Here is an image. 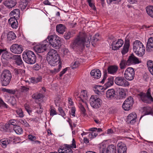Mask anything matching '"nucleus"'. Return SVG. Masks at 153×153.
Wrapping results in <instances>:
<instances>
[{"mask_svg": "<svg viewBox=\"0 0 153 153\" xmlns=\"http://www.w3.org/2000/svg\"><path fill=\"white\" fill-rule=\"evenodd\" d=\"M146 10L148 15L153 18V6H148L147 7Z\"/></svg>", "mask_w": 153, "mask_h": 153, "instance_id": "nucleus-42", "label": "nucleus"}, {"mask_svg": "<svg viewBox=\"0 0 153 153\" xmlns=\"http://www.w3.org/2000/svg\"><path fill=\"white\" fill-rule=\"evenodd\" d=\"M76 108L75 107H72L71 108V111L70 112V114L71 116L73 117H75V115Z\"/></svg>", "mask_w": 153, "mask_h": 153, "instance_id": "nucleus-60", "label": "nucleus"}, {"mask_svg": "<svg viewBox=\"0 0 153 153\" xmlns=\"http://www.w3.org/2000/svg\"><path fill=\"white\" fill-rule=\"evenodd\" d=\"M46 41H44L41 44L36 45L34 48V50L37 53H42L45 51L49 47L48 43H46Z\"/></svg>", "mask_w": 153, "mask_h": 153, "instance_id": "nucleus-12", "label": "nucleus"}, {"mask_svg": "<svg viewBox=\"0 0 153 153\" xmlns=\"http://www.w3.org/2000/svg\"><path fill=\"white\" fill-rule=\"evenodd\" d=\"M134 100L131 97H129L125 101L123 104V108L125 111H128L131 108Z\"/></svg>", "mask_w": 153, "mask_h": 153, "instance_id": "nucleus-13", "label": "nucleus"}, {"mask_svg": "<svg viewBox=\"0 0 153 153\" xmlns=\"http://www.w3.org/2000/svg\"><path fill=\"white\" fill-rule=\"evenodd\" d=\"M65 27L62 24H59L56 26V30L60 34H63L65 31Z\"/></svg>", "mask_w": 153, "mask_h": 153, "instance_id": "nucleus-33", "label": "nucleus"}, {"mask_svg": "<svg viewBox=\"0 0 153 153\" xmlns=\"http://www.w3.org/2000/svg\"><path fill=\"white\" fill-rule=\"evenodd\" d=\"M9 100V102L12 105H14L16 103V100L13 97H10Z\"/></svg>", "mask_w": 153, "mask_h": 153, "instance_id": "nucleus-59", "label": "nucleus"}, {"mask_svg": "<svg viewBox=\"0 0 153 153\" xmlns=\"http://www.w3.org/2000/svg\"><path fill=\"white\" fill-rule=\"evenodd\" d=\"M117 153H126V145L121 142H119L117 146Z\"/></svg>", "mask_w": 153, "mask_h": 153, "instance_id": "nucleus-19", "label": "nucleus"}, {"mask_svg": "<svg viewBox=\"0 0 153 153\" xmlns=\"http://www.w3.org/2000/svg\"><path fill=\"white\" fill-rule=\"evenodd\" d=\"M42 97V95L40 93H36L32 95L33 98L36 99H39Z\"/></svg>", "mask_w": 153, "mask_h": 153, "instance_id": "nucleus-58", "label": "nucleus"}, {"mask_svg": "<svg viewBox=\"0 0 153 153\" xmlns=\"http://www.w3.org/2000/svg\"><path fill=\"white\" fill-rule=\"evenodd\" d=\"M10 49L11 51L13 53L19 54L22 52L23 48L22 45L16 44L12 45L10 46Z\"/></svg>", "mask_w": 153, "mask_h": 153, "instance_id": "nucleus-14", "label": "nucleus"}, {"mask_svg": "<svg viewBox=\"0 0 153 153\" xmlns=\"http://www.w3.org/2000/svg\"><path fill=\"white\" fill-rule=\"evenodd\" d=\"M15 18H10L8 20V23L13 29H16L18 26L17 20Z\"/></svg>", "mask_w": 153, "mask_h": 153, "instance_id": "nucleus-24", "label": "nucleus"}, {"mask_svg": "<svg viewBox=\"0 0 153 153\" xmlns=\"http://www.w3.org/2000/svg\"><path fill=\"white\" fill-rule=\"evenodd\" d=\"M87 2H88L89 6L92 9L94 10H96V8L94 4L93 0H87Z\"/></svg>", "mask_w": 153, "mask_h": 153, "instance_id": "nucleus-51", "label": "nucleus"}, {"mask_svg": "<svg viewBox=\"0 0 153 153\" xmlns=\"http://www.w3.org/2000/svg\"><path fill=\"white\" fill-rule=\"evenodd\" d=\"M61 68V63H60L59 65L58 68H55L53 70H50L49 71L51 73L54 74L59 71Z\"/></svg>", "mask_w": 153, "mask_h": 153, "instance_id": "nucleus-47", "label": "nucleus"}, {"mask_svg": "<svg viewBox=\"0 0 153 153\" xmlns=\"http://www.w3.org/2000/svg\"><path fill=\"white\" fill-rule=\"evenodd\" d=\"M7 37L8 40L10 41L15 39L16 37V36L14 33L11 31L7 33Z\"/></svg>", "mask_w": 153, "mask_h": 153, "instance_id": "nucleus-37", "label": "nucleus"}, {"mask_svg": "<svg viewBox=\"0 0 153 153\" xmlns=\"http://www.w3.org/2000/svg\"><path fill=\"white\" fill-rule=\"evenodd\" d=\"M137 118V115L135 113H131L128 116L126 122L128 124H133L136 122Z\"/></svg>", "mask_w": 153, "mask_h": 153, "instance_id": "nucleus-17", "label": "nucleus"}, {"mask_svg": "<svg viewBox=\"0 0 153 153\" xmlns=\"http://www.w3.org/2000/svg\"><path fill=\"white\" fill-rule=\"evenodd\" d=\"M66 146H68L69 148L71 149H76V143L74 139L73 138L72 143L70 144H65Z\"/></svg>", "mask_w": 153, "mask_h": 153, "instance_id": "nucleus-48", "label": "nucleus"}, {"mask_svg": "<svg viewBox=\"0 0 153 153\" xmlns=\"http://www.w3.org/2000/svg\"><path fill=\"white\" fill-rule=\"evenodd\" d=\"M21 90L23 92H26L28 91L29 88L28 86H22L21 87Z\"/></svg>", "mask_w": 153, "mask_h": 153, "instance_id": "nucleus-62", "label": "nucleus"}, {"mask_svg": "<svg viewBox=\"0 0 153 153\" xmlns=\"http://www.w3.org/2000/svg\"><path fill=\"white\" fill-rule=\"evenodd\" d=\"M58 36L56 35H51L49 36L44 41H46L45 43H48V46L49 47V46L53 42L54 40Z\"/></svg>", "mask_w": 153, "mask_h": 153, "instance_id": "nucleus-29", "label": "nucleus"}, {"mask_svg": "<svg viewBox=\"0 0 153 153\" xmlns=\"http://www.w3.org/2000/svg\"><path fill=\"white\" fill-rule=\"evenodd\" d=\"M115 95V91L113 89H108L106 93V97L108 100H111Z\"/></svg>", "mask_w": 153, "mask_h": 153, "instance_id": "nucleus-25", "label": "nucleus"}, {"mask_svg": "<svg viewBox=\"0 0 153 153\" xmlns=\"http://www.w3.org/2000/svg\"><path fill=\"white\" fill-rule=\"evenodd\" d=\"M23 59L24 61L29 64H33L35 63L36 56L34 53L31 51H26L23 52Z\"/></svg>", "mask_w": 153, "mask_h": 153, "instance_id": "nucleus-5", "label": "nucleus"}, {"mask_svg": "<svg viewBox=\"0 0 153 153\" xmlns=\"http://www.w3.org/2000/svg\"><path fill=\"white\" fill-rule=\"evenodd\" d=\"M90 103L91 105L95 108H99L102 105V100L96 96L92 95L90 99Z\"/></svg>", "mask_w": 153, "mask_h": 153, "instance_id": "nucleus-8", "label": "nucleus"}, {"mask_svg": "<svg viewBox=\"0 0 153 153\" xmlns=\"http://www.w3.org/2000/svg\"><path fill=\"white\" fill-rule=\"evenodd\" d=\"M16 3V1L15 0H7L4 3V4L9 8H11L14 7Z\"/></svg>", "mask_w": 153, "mask_h": 153, "instance_id": "nucleus-27", "label": "nucleus"}, {"mask_svg": "<svg viewBox=\"0 0 153 153\" xmlns=\"http://www.w3.org/2000/svg\"><path fill=\"white\" fill-rule=\"evenodd\" d=\"M103 88L102 86H97L94 88V91L95 93L98 95H100L102 92V91L101 90Z\"/></svg>", "mask_w": 153, "mask_h": 153, "instance_id": "nucleus-44", "label": "nucleus"}, {"mask_svg": "<svg viewBox=\"0 0 153 153\" xmlns=\"http://www.w3.org/2000/svg\"><path fill=\"white\" fill-rule=\"evenodd\" d=\"M28 138L29 140L32 141L34 143H40V142L39 140H36V137L34 135L32 134H29L28 135Z\"/></svg>", "mask_w": 153, "mask_h": 153, "instance_id": "nucleus-36", "label": "nucleus"}, {"mask_svg": "<svg viewBox=\"0 0 153 153\" xmlns=\"http://www.w3.org/2000/svg\"><path fill=\"white\" fill-rule=\"evenodd\" d=\"M127 62L129 63V65L136 64L140 63L141 61L139 60L138 58L135 57L133 54H132L130 56L128 59L127 60Z\"/></svg>", "mask_w": 153, "mask_h": 153, "instance_id": "nucleus-18", "label": "nucleus"}, {"mask_svg": "<svg viewBox=\"0 0 153 153\" xmlns=\"http://www.w3.org/2000/svg\"><path fill=\"white\" fill-rule=\"evenodd\" d=\"M99 34L98 33H97L95 34L94 36L93 37V41H92V45H93V44H95L96 42L99 40Z\"/></svg>", "mask_w": 153, "mask_h": 153, "instance_id": "nucleus-53", "label": "nucleus"}, {"mask_svg": "<svg viewBox=\"0 0 153 153\" xmlns=\"http://www.w3.org/2000/svg\"><path fill=\"white\" fill-rule=\"evenodd\" d=\"M58 111L59 113V115H61L64 119L66 117V115L65 113V111L61 107L58 108Z\"/></svg>", "mask_w": 153, "mask_h": 153, "instance_id": "nucleus-54", "label": "nucleus"}, {"mask_svg": "<svg viewBox=\"0 0 153 153\" xmlns=\"http://www.w3.org/2000/svg\"><path fill=\"white\" fill-rule=\"evenodd\" d=\"M133 49L137 56L141 57L145 54V48L143 43L139 40H135L133 44Z\"/></svg>", "mask_w": 153, "mask_h": 153, "instance_id": "nucleus-4", "label": "nucleus"}, {"mask_svg": "<svg viewBox=\"0 0 153 153\" xmlns=\"http://www.w3.org/2000/svg\"><path fill=\"white\" fill-rule=\"evenodd\" d=\"M74 96L78 101L79 102H82L83 103H85L86 105H87L86 100L88 99V97L87 92L86 90H82L79 93H75Z\"/></svg>", "mask_w": 153, "mask_h": 153, "instance_id": "nucleus-7", "label": "nucleus"}, {"mask_svg": "<svg viewBox=\"0 0 153 153\" xmlns=\"http://www.w3.org/2000/svg\"><path fill=\"white\" fill-rule=\"evenodd\" d=\"M123 76L117 77L115 78L114 82L118 85L123 87H128L130 85V83Z\"/></svg>", "mask_w": 153, "mask_h": 153, "instance_id": "nucleus-10", "label": "nucleus"}, {"mask_svg": "<svg viewBox=\"0 0 153 153\" xmlns=\"http://www.w3.org/2000/svg\"><path fill=\"white\" fill-rule=\"evenodd\" d=\"M147 50L149 51L153 48V37H150L149 38L146 44Z\"/></svg>", "mask_w": 153, "mask_h": 153, "instance_id": "nucleus-32", "label": "nucleus"}, {"mask_svg": "<svg viewBox=\"0 0 153 153\" xmlns=\"http://www.w3.org/2000/svg\"><path fill=\"white\" fill-rule=\"evenodd\" d=\"M39 108H38L36 112L38 114H41L43 111V109L41 108V104H39Z\"/></svg>", "mask_w": 153, "mask_h": 153, "instance_id": "nucleus-64", "label": "nucleus"}, {"mask_svg": "<svg viewBox=\"0 0 153 153\" xmlns=\"http://www.w3.org/2000/svg\"><path fill=\"white\" fill-rule=\"evenodd\" d=\"M0 107L5 108H7L8 107V105L1 98H0Z\"/></svg>", "mask_w": 153, "mask_h": 153, "instance_id": "nucleus-57", "label": "nucleus"}, {"mask_svg": "<svg viewBox=\"0 0 153 153\" xmlns=\"http://www.w3.org/2000/svg\"><path fill=\"white\" fill-rule=\"evenodd\" d=\"M114 83V79L113 77L108 78L107 82L105 84V86L108 88L112 86Z\"/></svg>", "mask_w": 153, "mask_h": 153, "instance_id": "nucleus-40", "label": "nucleus"}, {"mask_svg": "<svg viewBox=\"0 0 153 153\" xmlns=\"http://www.w3.org/2000/svg\"><path fill=\"white\" fill-rule=\"evenodd\" d=\"M71 34L70 32L66 33L64 36V38L66 39H69L71 37Z\"/></svg>", "mask_w": 153, "mask_h": 153, "instance_id": "nucleus-63", "label": "nucleus"}, {"mask_svg": "<svg viewBox=\"0 0 153 153\" xmlns=\"http://www.w3.org/2000/svg\"><path fill=\"white\" fill-rule=\"evenodd\" d=\"M11 142V140L9 139L4 138L0 140V145L4 148H6L7 145Z\"/></svg>", "mask_w": 153, "mask_h": 153, "instance_id": "nucleus-28", "label": "nucleus"}, {"mask_svg": "<svg viewBox=\"0 0 153 153\" xmlns=\"http://www.w3.org/2000/svg\"><path fill=\"white\" fill-rule=\"evenodd\" d=\"M61 41L59 39V38L58 36L53 41L50 45L53 47L55 48H59L61 46Z\"/></svg>", "mask_w": 153, "mask_h": 153, "instance_id": "nucleus-26", "label": "nucleus"}, {"mask_svg": "<svg viewBox=\"0 0 153 153\" xmlns=\"http://www.w3.org/2000/svg\"><path fill=\"white\" fill-rule=\"evenodd\" d=\"M15 74L19 76H22L25 74V71L21 69L15 68L14 69Z\"/></svg>", "mask_w": 153, "mask_h": 153, "instance_id": "nucleus-35", "label": "nucleus"}, {"mask_svg": "<svg viewBox=\"0 0 153 153\" xmlns=\"http://www.w3.org/2000/svg\"><path fill=\"white\" fill-rule=\"evenodd\" d=\"M12 59L16 61V64L18 65H21L23 63L20 55H14L13 56Z\"/></svg>", "mask_w": 153, "mask_h": 153, "instance_id": "nucleus-30", "label": "nucleus"}, {"mask_svg": "<svg viewBox=\"0 0 153 153\" xmlns=\"http://www.w3.org/2000/svg\"><path fill=\"white\" fill-rule=\"evenodd\" d=\"M116 148L114 145H111L108 146L107 148L106 151L104 153H115Z\"/></svg>", "mask_w": 153, "mask_h": 153, "instance_id": "nucleus-34", "label": "nucleus"}, {"mask_svg": "<svg viewBox=\"0 0 153 153\" xmlns=\"http://www.w3.org/2000/svg\"><path fill=\"white\" fill-rule=\"evenodd\" d=\"M84 104L85 105V103H83L82 102H79L78 107L79 108L80 110L83 113H84L86 111V110L85 108L84 105Z\"/></svg>", "mask_w": 153, "mask_h": 153, "instance_id": "nucleus-50", "label": "nucleus"}, {"mask_svg": "<svg viewBox=\"0 0 153 153\" xmlns=\"http://www.w3.org/2000/svg\"><path fill=\"white\" fill-rule=\"evenodd\" d=\"M19 122L25 127H28L29 126V124L25 120H20Z\"/></svg>", "mask_w": 153, "mask_h": 153, "instance_id": "nucleus-55", "label": "nucleus"}, {"mask_svg": "<svg viewBox=\"0 0 153 153\" xmlns=\"http://www.w3.org/2000/svg\"><path fill=\"white\" fill-rule=\"evenodd\" d=\"M91 36H86L85 33H80L72 42L71 46L74 49L84 46L85 45L87 47L91 42Z\"/></svg>", "mask_w": 153, "mask_h": 153, "instance_id": "nucleus-1", "label": "nucleus"}, {"mask_svg": "<svg viewBox=\"0 0 153 153\" xmlns=\"http://www.w3.org/2000/svg\"><path fill=\"white\" fill-rule=\"evenodd\" d=\"M147 65L149 71L152 75H153V62L150 60L148 61Z\"/></svg>", "mask_w": 153, "mask_h": 153, "instance_id": "nucleus-38", "label": "nucleus"}, {"mask_svg": "<svg viewBox=\"0 0 153 153\" xmlns=\"http://www.w3.org/2000/svg\"><path fill=\"white\" fill-rule=\"evenodd\" d=\"M20 11L19 9H16L11 11L10 15L11 16L10 18H15L18 19L20 17Z\"/></svg>", "mask_w": 153, "mask_h": 153, "instance_id": "nucleus-22", "label": "nucleus"}, {"mask_svg": "<svg viewBox=\"0 0 153 153\" xmlns=\"http://www.w3.org/2000/svg\"><path fill=\"white\" fill-rule=\"evenodd\" d=\"M129 45V40L128 39H126L123 48L121 51V53L123 55H125L128 51Z\"/></svg>", "mask_w": 153, "mask_h": 153, "instance_id": "nucleus-23", "label": "nucleus"}, {"mask_svg": "<svg viewBox=\"0 0 153 153\" xmlns=\"http://www.w3.org/2000/svg\"><path fill=\"white\" fill-rule=\"evenodd\" d=\"M50 109V115L51 116H53L57 114L56 109L54 107H51Z\"/></svg>", "mask_w": 153, "mask_h": 153, "instance_id": "nucleus-52", "label": "nucleus"}, {"mask_svg": "<svg viewBox=\"0 0 153 153\" xmlns=\"http://www.w3.org/2000/svg\"><path fill=\"white\" fill-rule=\"evenodd\" d=\"M58 152L59 153H72L73 152L71 149L65 144H64L63 146L59 148Z\"/></svg>", "mask_w": 153, "mask_h": 153, "instance_id": "nucleus-20", "label": "nucleus"}, {"mask_svg": "<svg viewBox=\"0 0 153 153\" xmlns=\"http://www.w3.org/2000/svg\"><path fill=\"white\" fill-rule=\"evenodd\" d=\"M79 63L78 61H76L73 64L71 67L72 69L76 68L79 66Z\"/></svg>", "mask_w": 153, "mask_h": 153, "instance_id": "nucleus-61", "label": "nucleus"}, {"mask_svg": "<svg viewBox=\"0 0 153 153\" xmlns=\"http://www.w3.org/2000/svg\"><path fill=\"white\" fill-rule=\"evenodd\" d=\"M13 130L16 133L18 134H21L23 132L22 128L18 126H15L13 127Z\"/></svg>", "mask_w": 153, "mask_h": 153, "instance_id": "nucleus-41", "label": "nucleus"}, {"mask_svg": "<svg viewBox=\"0 0 153 153\" xmlns=\"http://www.w3.org/2000/svg\"><path fill=\"white\" fill-rule=\"evenodd\" d=\"M123 43V40L121 39L113 41L111 45L112 50H117L118 49L122 46Z\"/></svg>", "mask_w": 153, "mask_h": 153, "instance_id": "nucleus-16", "label": "nucleus"}, {"mask_svg": "<svg viewBox=\"0 0 153 153\" xmlns=\"http://www.w3.org/2000/svg\"><path fill=\"white\" fill-rule=\"evenodd\" d=\"M2 76V84L4 86H7L10 83L11 78V75L10 71L8 70L3 71Z\"/></svg>", "mask_w": 153, "mask_h": 153, "instance_id": "nucleus-11", "label": "nucleus"}, {"mask_svg": "<svg viewBox=\"0 0 153 153\" xmlns=\"http://www.w3.org/2000/svg\"><path fill=\"white\" fill-rule=\"evenodd\" d=\"M138 95L141 100L145 103H150L153 101L149 89L147 90L146 93L140 92Z\"/></svg>", "mask_w": 153, "mask_h": 153, "instance_id": "nucleus-6", "label": "nucleus"}, {"mask_svg": "<svg viewBox=\"0 0 153 153\" xmlns=\"http://www.w3.org/2000/svg\"><path fill=\"white\" fill-rule=\"evenodd\" d=\"M28 4V1L27 0H22L19 6L22 10L25 9Z\"/></svg>", "mask_w": 153, "mask_h": 153, "instance_id": "nucleus-46", "label": "nucleus"}, {"mask_svg": "<svg viewBox=\"0 0 153 153\" xmlns=\"http://www.w3.org/2000/svg\"><path fill=\"white\" fill-rule=\"evenodd\" d=\"M118 69V67L117 66H110L108 68V72L111 74H114L116 73Z\"/></svg>", "mask_w": 153, "mask_h": 153, "instance_id": "nucleus-31", "label": "nucleus"}, {"mask_svg": "<svg viewBox=\"0 0 153 153\" xmlns=\"http://www.w3.org/2000/svg\"><path fill=\"white\" fill-rule=\"evenodd\" d=\"M128 64L129 63L127 62V60L126 61L124 59H123L121 60L120 64V68L121 69H124L127 66L130 65Z\"/></svg>", "mask_w": 153, "mask_h": 153, "instance_id": "nucleus-39", "label": "nucleus"}, {"mask_svg": "<svg viewBox=\"0 0 153 153\" xmlns=\"http://www.w3.org/2000/svg\"><path fill=\"white\" fill-rule=\"evenodd\" d=\"M152 109L151 107L149 106L145 107L143 108V113L144 115H149L152 113Z\"/></svg>", "mask_w": 153, "mask_h": 153, "instance_id": "nucleus-43", "label": "nucleus"}, {"mask_svg": "<svg viewBox=\"0 0 153 153\" xmlns=\"http://www.w3.org/2000/svg\"><path fill=\"white\" fill-rule=\"evenodd\" d=\"M98 135V134L95 132H92L90 133L88 135V137L91 139L95 138Z\"/></svg>", "mask_w": 153, "mask_h": 153, "instance_id": "nucleus-56", "label": "nucleus"}, {"mask_svg": "<svg viewBox=\"0 0 153 153\" xmlns=\"http://www.w3.org/2000/svg\"><path fill=\"white\" fill-rule=\"evenodd\" d=\"M46 59L49 64L52 66H55L59 64L60 57L57 51L54 49H51L47 54Z\"/></svg>", "mask_w": 153, "mask_h": 153, "instance_id": "nucleus-3", "label": "nucleus"}, {"mask_svg": "<svg viewBox=\"0 0 153 153\" xmlns=\"http://www.w3.org/2000/svg\"><path fill=\"white\" fill-rule=\"evenodd\" d=\"M1 53L2 55L1 59L3 62H5L6 60L12 59V57L11 56V54L5 49H0V56Z\"/></svg>", "mask_w": 153, "mask_h": 153, "instance_id": "nucleus-15", "label": "nucleus"}, {"mask_svg": "<svg viewBox=\"0 0 153 153\" xmlns=\"http://www.w3.org/2000/svg\"><path fill=\"white\" fill-rule=\"evenodd\" d=\"M16 112L19 117H23L24 116L23 111L21 108H17L16 110Z\"/></svg>", "mask_w": 153, "mask_h": 153, "instance_id": "nucleus-49", "label": "nucleus"}, {"mask_svg": "<svg viewBox=\"0 0 153 153\" xmlns=\"http://www.w3.org/2000/svg\"><path fill=\"white\" fill-rule=\"evenodd\" d=\"M124 76L127 80L131 81L133 80L135 76L134 69L131 67L128 68L125 71Z\"/></svg>", "mask_w": 153, "mask_h": 153, "instance_id": "nucleus-9", "label": "nucleus"}, {"mask_svg": "<svg viewBox=\"0 0 153 153\" xmlns=\"http://www.w3.org/2000/svg\"><path fill=\"white\" fill-rule=\"evenodd\" d=\"M30 79L31 83H35L41 81L42 77L41 76H39L36 78L32 77Z\"/></svg>", "mask_w": 153, "mask_h": 153, "instance_id": "nucleus-45", "label": "nucleus"}, {"mask_svg": "<svg viewBox=\"0 0 153 153\" xmlns=\"http://www.w3.org/2000/svg\"><path fill=\"white\" fill-rule=\"evenodd\" d=\"M91 36H86L85 33H80L72 42L71 46L74 49L84 46L85 45L87 47L91 42Z\"/></svg>", "mask_w": 153, "mask_h": 153, "instance_id": "nucleus-2", "label": "nucleus"}, {"mask_svg": "<svg viewBox=\"0 0 153 153\" xmlns=\"http://www.w3.org/2000/svg\"><path fill=\"white\" fill-rule=\"evenodd\" d=\"M90 74L95 79H99L101 75L100 71L98 69H95L92 70L90 72Z\"/></svg>", "mask_w": 153, "mask_h": 153, "instance_id": "nucleus-21", "label": "nucleus"}]
</instances>
